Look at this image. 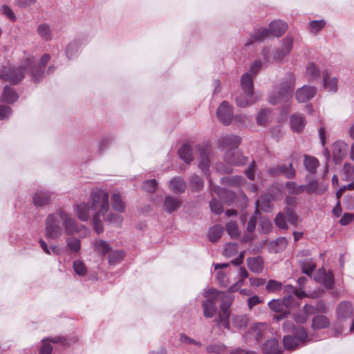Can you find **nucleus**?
Here are the masks:
<instances>
[{
  "label": "nucleus",
  "instance_id": "6e6552de",
  "mask_svg": "<svg viewBox=\"0 0 354 354\" xmlns=\"http://www.w3.org/2000/svg\"><path fill=\"white\" fill-rule=\"evenodd\" d=\"M203 295L207 298L202 304L203 315L207 318H211L214 317L216 311V301L219 292L218 290L212 288L205 291Z\"/></svg>",
  "mask_w": 354,
  "mask_h": 354
},
{
  "label": "nucleus",
  "instance_id": "393cba45",
  "mask_svg": "<svg viewBox=\"0 0 354 354\" xmlns=\"http://www.w3.org/2000/svg\"><path fill=\"white\" fill-rule=\"evenodd\" d=\"M262 349L264 354H281L282 352L279 347L278 340L276 339L267 340L263 345Z\"/></svg>",
  "mask_w": 354,
  "mask_h": 354
},
{
  "label": "nucleus",
  "instance_id": "5fc2aeb1",
  "mask_svg": "<svg viewBox=\"0 0 354 354\" xmlns=\"http://www.w3.org/2000/svg\"><path fill=\"white\" fill-rule=\"evenodd\" d=\"M209 166V158L205 152H202L200 156L199 167L205 172Z\"/></svg>",
  "mask_w": 354,
  "mask_h": 354
},
{
  "label": "nucleus",
  "instance_id": "cd10ccee",
  "mask_svg": "<svg viewBox=\"0 0 354 354\" xmlns=\"http://www.w3.org/2000/svg\"><path fill=\"white\" fill-rule=\"evenodd\" d=\"M80 46L81 42L77 39L73 40L68 44L65 48V54L68 59H73L77 55Z\"/></svg>",
  "mask_w": 354,
  "mask_h": 354
},
{
  "label": "nucleus",
  "instance_id": "4be33fe9",
  "mask_svg": "<svg viewBox=\"0 0 354 354\" xmlns=\"http://www.w3.org/2000/svg\"><path fill=\"white\" fill-rule=\"evenodd\" d=\"M270 32L268 28H260L254 30V33L246 43V46L251 45L254 41L261 42L265 39L270 37Z\"/></svg>",
  "mask_w": 354,
  "mask_h": 354
},
{
  "label": "nucleus",
  "instance_id": "bb28decb",
  "mask_svg": "<svg viewBox=\"0 0 354 354\" xmlns=\"http://www.w3.org/2000/svg\"><path fill=\"white\" fill-rule=\"evenodd\" d=\"M247 265L252 272L260 273L263 269V261L260 257L248 258Z\"/></svg>",
  "mask_w": 354,
  "mask_h": 354
},
{
  "label": "nucleus",
  "instance_id": "49530a36",
  "mask_svg": "<svg viewBox=\"0 0 354 354\" xmlns=\"http://www.w3.org/2000/svg\"><path fill=\"white\" fill-rule=\"evenodd\" d=\"M226 231L232 238H236L239 236L240 232L236 222L230 221L226 224Z\"/></svg>",
  "mask_w": 354,
  "mask_h": 354
},
{
  "label": "nucleus",
  "instance_id": "09e8293b",
  "mask_svg": "<svg viewBox=\"0 0 354 354\" xmlns=\"http://www.w3.org/2000/svg\"><path fill=\"white\" fill-rule=\"evenodd\" d=\"M95 248L96 250L102 253L103 254H105L111 250V247L108 243L101 239L95 241Z\"/></svg>",
  "mask_w": 354,
  "mask_h": 354
},
{
  "label": "nucleus",
  "instance_id": "69168bd1",
  "mask_svg": "<svg viewBox=\"0 0 354 354\" xmlns=\"http://www.w3.org/2000/svg\"><path fill=\"white\" fill-rule=\"evenodd\" d=\"M274 223L281 229L286 230L288 229V225L286 223L285 218L282 213H279L274 219Z\"/></svg>",
  "mask_w": 354,
  "mask_h": 354
},
{
  "label": "nucleus",
  "instance_id": "20e7f679",
  "mask_svg": "<svg viewBox=\"0 0 354 354\" xmlns=\"http://www.w3.org/2000/svg\"><path fill=\"white\" fill-rule=\"evenodd\" d=\"M30 71V68L26 65V59L20 66L2 67L0 69V78L8 81L12 84H18L24 78L25 73Z\"/></svg>",
  "mask_w": 354,
  "mask_h": 354
},
{
  "label": "nucleus",
  "instance_id": "e433bc0d",
  "mask_svg": "<svg viewBox=\"0 0 354 354\" xmlns=\"http://www.w3.org/2000/svg\"><path fill=\"white\" fill-rule=\"evenodd\" d=\"M306 75L309 81L316 80L319 77L320 72L315 63L310 62L307 64Z\"/></svg>",
  "mask_w": 354,
  "mask_h": 354
},
{
  "label": "nucleus",
  "instance_id": "f257e3e1",
  "mask_svg": "<svg viewBox=\"0 0 354 354\" xmlns=\"http://www.w3.org/2000/svg\"><path fill=\"white\" fill-rule=\"evenodd\" d=\"M77 217L82 221H91L93 230L97 234L104 231V221L117 227H121L124 218L111 209L109 194L102 188L93 189L88 202L73 205Z\"/></svg>",
  "mask_w": 354,
  "mask_h": 354
},
{
  "label": "nucleus",
  "instance_id": "9b49d317",
  "mask_svg": "<svg viewBox=\"0 0 354 354\" xmlns=\"http://www.w3.org/2000/svg\"><path fill=\"white\" fill-rule=\"evenodd\" d=\"M241 139L236 135H227L219 138V146L228 150L236 149L241 144Z\"/></svg>",
  "mask_w": 354,
  "mask_h": 354
},
{
  "label": "nucleus",
  "instance_id": "423d86ee",
  "mask_svg": "<svg viewBox=\"0 0 354 354\" xmlns=\"http://www.w3.org/2000/svg\"><path fill=\"white\" fill-rule=\"evenodd\" d=\"M50 55L48 54L44 55L40 60L38 66L35 64V59L34 57H28L26 59V65L30 68V73L32 75V79L35 82H39L44 73V69L46 65L50 60Z\"/></svg>",
  "mask_w": 354,
  "mask_h": 354
},
{
  "label": "nucleus",
  "instance_id": "1a4fd4ad",
  "mask_svg": "<svg viewBox=\"0 0 354 354\" xmlns=\"http://www.w3.org/2000/svg\"><path fill=\"white\" fill-rule=\"evenodd\" d=\"M216 115L221 122L229 125L233 120L232 106L227 102L223 101L217 109Z\"/></svg>",
  "mask_w": 354,
  "mask_h": 354
},
{
  "label": "nucleus",
  "instance_id": "7ed1b4c3",
  "mask_svg": "<svg viewBox=\"0 0 354 354\" xmlns=\"http://www.w3.org/2000/svg\"><path fill=\"white\" fill-rule=\"evenodd\" d=\"M337 322L342 328L349 327L351 333L354 332V308L351 303L342 301L336 308Z\"/></svg>",
  "mask_w": 354,
  "mask_h": 354
},
{
  "label": "nucleus",
  "instance_id": "6ab92c4d",
  "mask_svg": "<svg viewBox=\"0 0 354 354\" xmlns=\"http://www.w3.org/2000/svg\"><path fill=\"white\" fill-rule=\"evenodd\" d=\"M241 86L244 93L248 94L249 97L253 96V78L252 75L247 72L244 73L241 79Z\"/></svg>",
  "mask_w": 354,
  "mask_h": 354
},
{
  "label": "nucleus",
  "instance_id": "dca6fc26",
  "mask_svg": "<svg viewBox=\"0 0 354 354\" xmlns=\"http://www.w3.org/2000/svg\"><path fill=\"white\" fill-rule=\"evenodd\" d=\"M315 279L328 288H332L334 284V278L332 272H326L324 269L319 270Z\"/></svg>",
  "mask_w": 354,
  "mask_h": 354
},
{
  "label": "nucleus",
  "instance_id": "b1692460",
  "mask_svg": "<svg viewBox=\"0 0 354 354\" xmlns=\"http://www.w3.org/2000/svg\"><path fill=\"white\" fill-rule=\"evenodd\" d=\"M51 194L48 192L39 191L33 196V203L36 206H44L51 203Z\"/></svg>",
  "mask_w": 354,
  "mask_h": 354
},
{
  "label": "nucleus",
  "instance_id": "bf43d9fd",
  "mask_svg": "<svg viewBox=\"0 0 354 354\" xmlns=\"http://www.w3.org/2000/svg\"><path fill=\"white\" fill-rule=\"evenodd\" d=\"M209 207L212 212L216 214H221L223 212V205L221 203L216 199H212L210 201Z\"/></svg>",
  "mask_w": 354,
  "mask_h": 354
},
{
  "label": "nucleus",
  "instance_id": "4468645a",
  "mask_svg": "<svg viewBox=\"0 0 354 354\" xmlns=\"http://www.w3.org/2000/svg\"><path fill=\"white\" fill-rule=\"evenodd\" d=\"M111 203L113 209L115 210L114 212L118 214L125 212L126 203L120 192H114L111 195Z\"/></svg>",
  "mask_w": 354,
  "mask_h": 354
},
{
  "label": "nucleus",
  "instance_id": "603ef678",
  "mask_svg": "<svg viewBox=\"0 0 354 354\" xmlns=\"http://www.w3.org/2000/svg\"><path fill=\"white\" fill-rule=\"evenodd\" d=\"M123 257L124 254L122 251H113L109 256V263L110 265L115 264L120 262Z\"/></svg>",
  "mask_w": 354,
  "mask_h": 354
},
{
  "label": "nucleus",
  "instance_id": "39448f33",
  "mask_svg": "<svg viewBox=\"0 0 354 354\" xmlns=\"http://www.w3.org/2000/svg\"><path fill=\"white\" fill-rule=\"evenodd\" d=\"M294 91V83L292 82L283 83L280 88H277L269 97L272 104L286 103L292 97Z\"/></svg>",
  "mask_w": 354,
  "mask_h": 354
},
{
  "label": "nucleus",
  "instance_id": "7c9ffc66",
  "mask_svg": "<svg viewBox=\"0 0 354 354\" xmlns=\"http://www.w3.org/2000/svg\"><path fill=\"white\" fill-rule=\"evenodd\" d=\"M180 158L186 163H190L193 160V154L191 146L189 144H184L178 150Z\"/></svg>",
  "mask_w": 354,
  "mask_h": 354
},
{
  "label": "nucleus",
  "instance_id": "2f4dec72",
  "mask_svg": "<svg viewBox=\"0 0 354 354\" xmlns=\"http://www.w3.org/2000/svg\"><path fill=\"white\" fill-rule=\"evenodd\" d=\"M224 228L221 225H215L210 227L207 232L209 240L211 242H216L223 235Z\"/></svg>",
  "mask_w": 354,
  "mask_h": 354
},
{
  "label": "nucleus",
  "instance_id": "e2e57ef3",
  "mask_svg": "<svg viewBox=\"0 0 354 354\" xmlns=\"http://www.w3.org/2000/svg\"><path fill=\"white\" fill-rule=\"evenodd\" d=\"M326 25L324 20H314L309 23V27L313 32L320 31Z\"/></svg>",
  "mask_w": 354,
  "mask_h": 354
},
{
  "label": "nucleus",
  "instance_id": "37998d69",
  "mask_svg": "<svg viewBox=\"0 0 354 354\" xmlns=\"http://www.w3.org/2000/svg\"><path fill=\"white\" fill-rule=\"evenodd\" d=\"M279 171L288 178H293L295 176V171L291 163L279 165Z\"/></svg>",
  "mask_w": 354,
  "mask_h": 354
},
{
  "label": "nucleus",
  "instance_id": "473e14b6",
  "mask_svg": "<svg viewBox=\"0 0 354 354\" xmlns=\"http://www.w3.org/2000/svg\"><path fill=\"white\" fill-rule=\"evenodd\" d=\"M230 315L229 310H221L216 319V324L220 328H224L227 330L230 329Z\"/></svg>",
  "mask_w": 354,
  "mask_h": 354
},
{
  "label": "nucleus",
  "instance_id": "aec40b11",
  "mask_svg": "<svg viewBox=\"0 0 354 354\" xmlns=\"http://www.w3.org/2000/svg\"><path fill=\"white\" fill-rule=\"evenodd\" d=\"M50 342L54 344L61 343L63 345L66 344V339L64 337H51L43 339V345L40 349L41 354H50L53 351V346L50 345Z\"/></svg>",
  "mask_w": 354,
  "mask_h": 354
},
{
  "label": "nucleus",
  "instance_id": "4c0bfd02",
  "mask_svg": "<svg viewBox=\"0 0 354 354\" xmlns=\"http://www.w3.org/2000/svg\"><path fill=\"white\" fill-rule=\"evenodd\" d=\"M219 295L217 299L221 298V304L220 305L221 310H229V308L234 301V296L225 292H218Z\"/></svg>",
  "mask_w": 354,
  "mask_h": 354
},
{
  "label": "nucleus",
  "instance_id": "5701e85b",
  "mask_svg": "<svg viewBox=\"0 0 354 354\" xmlns=\"http://www.w3.org/2000/svg\"><path fill=\"white\" fill-rule=\"evenodd\" d=\"M274 200V196L270 194H266L261 197L256 202L257 209L255 214H259L258 207H259L264 212H269L271 210V202Z\"/></svg>",
  "mask_w": 354,
  "mask_h": 354
},
{
  "label": "nucleus",
  "instance_id": "9d476101",
  "mask_svg": "<svg viewBox=\"0 0 354 354\" xmlns=\"http://www.w3.org/2000/svg\"><path fill=\"white\" fill-rule=\"evenodd\" d=\"M317 93L315 86L304 85L295 92V97L298 102L304 103L313 99Z\"/></svg>",
  "mask_w": 354,
  "mask_h": 354
},
{
  "label": "nucleus",
  "instance_id": "0eeeda50",
  "mask_svg": "<svg viewBox=\"0 0 354 354\" xmlns=\"http://www.w3.org/2000/svg\"><path fill=\"white\" fill-rule=\"evenodd\" d=\"M308 337L306 330L304 327H298L294 335H287L283 339L284 348L286 350H295L304 345Z\"/></svg>",
  "mask_w": 354,
  "mask_h": 354
},
{
  "label": "nucleus",
  "instance_id": "0e129e2a",
  "mask_svg": "<svg viewBox=\"0 0 354 354\" xmlns=\"http://www.w3.org/2000/svg\"><path fill=\"white\" fill-rule=\"evenodd\" d=\"M216 278H217L218 283H220V285L222 287L227 286L229 281H228V278L227 277V274L225 272L221 271V270L218 271Z\"/></svg>",
  "mask_w": 354,
  "mask_h": 354
},
{
  "label": "nucleus",
  "instance_id": "79ce46f5",
  "mask_svg": "<svg viewBox=\"0 0 354 354\" xmlns=\"http://www.w3.org/2000/svg\"><path fill=\"white\" fill-rule=\"evenodd\" d=\"M288 193L293 195H298L305 191L306 185H298L295 182H288L286 184Z\"/></svg>",
  "mask_w": 354,
  "mask_h": 354
},
{
  "label": "nucleus",
  "instance_id": "3c124183",
  "mask_svg": "<svg viewBox=\"0 0 354 354\" xmlns=\"http://www.w3.org/2000/svg\"><path fill=\"white\" fill-rule=\"evenodd\" d=\"M113 141V138L111 136H106L100 140L98 144V149L100 152L104 151Z\"/></svg>",
  "mask_w": 354,
  "mask_h": 354
},
{
  "label": "nucleus",
  "instance_id": "6e6d98bb",
  "mask_svg": "<svg viewBox=\"0 0 354 354\" xmlns=\"http://www.w3.org/2000/svg\"><path fill=\"white\" fill-rule=\"evenodd\" d=\"M315 268V263L312 260H305L302 263L303 272L310 275Z\"/></svg>",
  "mask_w": 354,
  "mask_h": 354
},
{
  "label": "nucleus",
  "instance_id": "de8ad7c7",
  "mask_svg": "<svg viewBox=\"0 0 354 354\" xmlns=\"http://www.w3.org/2000/svg\"><path fill=\"white\" fill-rule=\"evenodd\" d=\"M223 255L227 257H231L238 253V245L234 243H229L225 245L223 250Z\"/></svg>",
  "mask_w": 354,
  "mask_h": 354
},
{
  "label": "nucleus",
  "instance_id": "ddd939ff",
  "mask_svg": "<svg viewBox=\"0 0 354 354\" xmlns=\"http://www.w3.org/2000/svg\"><path fill=\"white\" fill-rule=\"evenodd\" d=\"M182 205L180 198L172 196H167L163 202V209L168 214L176 212Z\"/></svg>",
  "mask_w": 354,
  "mask_h": 354
},
{
  "label": "nucleus",
  "instance_id": "864d4df0",
  "mask_svg": "<svg viewBox=\"0 0 354 354\" xmlns=\"http://www.w3.org/2000/svg\"><path fill=\"white\" fill-rule=\"evenodd\" d=\"M282 287V283L278 281L270 279L268 281L266 289L268 292H274L280 290Z\"/></svg>",
  "mask_w": 354,
  "mask_h": 354
},
{
  "label": "nucleus",
  "instance_id": "412c9836",
  "mask_svg": "<svg viewBox=\"0 0 354 354\" xmlns=\"http://www.w3.org/2000/svg\"><path fill=\"white\" fill-rule=\"evenodd\" d=\"M288 25L286 23L281 20H274L270 22V28L271 37H280L286 30Z\"/></svg>",
  "mask_w": 354,
  "mask_h": 354
},
{
  "label": "nucleus",
  "instance_id": "72a5a7b5",
  "mask_svg": "<svg viewBox=\"0 0 354 354\" xmlns=\"http://www.w3.org/2000/svg\"><path fill=\"white\" fill-rule=\"evenodd\" d=\"M214 192L220 197L224 202H232L235 198L234 192L221 188L218 186L213 187Z\"/></svg>",
  "mask_w": 354,
  "mask_h": 354
},
{
  "label": "nucleus",
  "instance_id": "c9c22d12",
  "mask_svg": "<svg viewBox=\"0 0 354 354\" xmlns=\"http://www.w3.org/2000/svg\"><path fill=\"white\" fill-rule=\"evenodd\" d=\"M18 99L17 93L9 86H6L2 94V101L12 104Z\"/></svg>",
  "mask_w": 354,
  "mask_h": 354
},
{
  "label": "nucleus",
  "instance_id": "a211bd4d",
  "mask_svg": "<svg viewBox=\"0 0 354 354\" xmlns=\"http://www.w3.org/2000/svg\"><path fill=\"white\" fill-rule=\"evenodd\" d=\"M348 149V145L343 140H337L333 145V154L335 160L343 159Z\"/></svg>",
  "mask_w": 354,
  "mask_h": 354
},
{
  "label": "nucleus",
  "instance_id": "f8f14e48",
  "mask_svg": "<svg viewBox=\"0 0 354 354\" xmlns=\"http://www.w3.org/2000/svg\"><path fill=\"white\" fill-rule=\"evenodd\" d=\"M226 162L234 165H242L246 162V158L237 149L227 150L224 156Z\"/></svg>",
  "mask_w": 354,
  "mask_h": 354
},
{
  "label": "nucleus",
  "instance_id": "f3484780",
  "mask_svg": "<svg viewBox=\"0 0 354 354\" xmlns=\"http://www.w3.org/2000/svg\"><path fill=\"white\" fill-rule=\"evenodd\" d=\"M37 33L39 38L45 41H51L53 38V30L47 23H41L37 28Z\"/></svg>",
  "mask_w": 354,
  "mask_h": 354
},
{
  "label": "nucleus",
  "instance_id": "a18cd8bd",
  "mask_svg": "<svg viewBox=\"0 0 354 354\" xmlns=\"http://www.w3.org/2000/svg\"><path fill=\"white\" fill-rule=\"evenodd\" d=\"M343 179L346 181L354 179V166L350 163H345L343 167Z\"/></svg>",
  "mask_w": 354,
  "mask_h": 354
},
{
  "label": "nucleus",
  "instance_id": "58836bf2",
  "mask_svg": "<svg viewBox=\"0 0 354 354\" xmlns=\"http://www.w3.org/2000/svg\"><path fill=\"white\" fill-rule=\"evenodd\" d=\"M232 325L237 328H245L248 323V317L245 315H234L232 318Z\"/></svg>",
  "mask_w": 354,
  "mask_h": 354
},
{
  "label": "nucleus",
  "instance_id": "a878e982",
  "mask_svg": "<svg viewBox=\"0 0 354 354\" xmlns=\"http://www.w3.org/2000/svg\"><path fill=\"white\" fill-rule=\"evenodd\" d=\"M186 183L180 177H175L169 182V189L175 194H180L185 191Z\"/></svg>",
  "mask_w": 354,
  "mask_h": 354
},
{
  "label": "nucleus",
  "instance_id": "680f3d73",
  "mask_svg": "<svg viewBox=\"0 0 354 354\" xmlns=\"http://www.w3.org/2000/svg\"><path fill=\"white\" fill-rule=\"evenodd\" d=\"M269 110L268 109H262L259 113V114L257 116V122L260 125H265L266 122H267L269 116Z\"/></svg>",
  "mask_w": 354,
  "mask_h": 354
},
{
  "label": "nucleus",
  "instance_id": "2eb2a0df",
  "mask_svg": "<svg viewBox=\"0 0 354 354\" xmlns=\"http://www.w3.org/2000/svg\"><path fill=\"white\" fill-rule=\"evenodd\" d=\"M323 87L328 92L336 93L338 89V80L335 77H331L327 71L322 73Z\"/></svg>",
  "mask_w": 354,
  "mask_h": 354
},
{
  "label": "nucleus",
  "instance_id": "a19ab883",
  "mask_svg": "<svg viewBox=\"0 0 354 354\" xmlns=\"http://www.w3.org/2000/svg\"><path fill=\"white\" fill-rule=\"evenodd\" d=\"M304 164L307 170L313 173L319 166V161L314 157L305 156Z\"/></svg>",
  "mask_w": 354,
  "mask_h": 354
},
{
  "label": "nucleus",
  "instance_id": "4d7b16f0",
  "mask_svg": "<svg viewBox=\"0 0 354 354\" xmlns=\"http://www.w3.org/2000/svg\"><path fill=\"white\" fill-rule=\"evenodd\" d=\"M293 46V39L291 37H286L282 41L281 44V48L284 50L288 54L290 53Z\"/></svg>",
  "mask_w": 354,
  "mask_h": 354
},
{
  "label": "nucleus",
  "instance_id": "c85d7f7f",
  "mask_svg": "<svg viewBox=\"0 0 354 354\" xmlns=\"http://www.w3.org/2000/svg\"><path fill=\"white\" fill-rule=\"evenodd\" d=\"M270 308L276 313H283V315L286 313V310L284 307V304L282 299H272L268 303ZM285 315L277 316L276 319L280 320L283 318Z\"/></svg>",
  "mask_w": 354,
  "mask_h": 354
},
{
  "label": "nucleus",
  "instance_id": "052dcab7",
  "mask_svg": "<svg viewBox=\"0 0 354 354\" xmlns=\"http://www.w3.org/2000/svg\"><path fill=\"white\" fill-rule=\"evenodd\" d=\"M157 182L155 179L145 180L143 183L142 188L147 192L153 193L156 191Z\"/></svg>",
  "mask_w": 354,
  "mask_h": 354
},
{
  "label": "nucleus",
  "instance_id": "338daca9",
  "mask_svg": "<svg viewBox=\"0 0 354 354\" xmlns=\"http://www.w3.org/2000/svg\"><path fill=\"white\" fill-rule=\"evenodd\" d=\"M288 55V53H286L284 50H282L281 48H279L274 51L273 54V59L278 62H282L283 59Z\"/></svg>",
  "mask_w": 354,
  "mask_h": 354
},
{
  "label": "nucleus",
  "instance_id": "ea45409f",
  "mask_svg": "<svg viewBox=\"0 0 354 354\" xmlns=\"http://www.w3.org/2000/svg\"><path fill=\"white\" fill-rule=\"evenodd\" d=\"M236 102L239 106L246 107L254 104L255 102V100L253 96L249 97L248 94L244 93V95L240 94L239 96L236 97Z\"/></svg>",
  "mask_w": 354,
  "mask_h": 354
},
{
  "label": "nucleus",
  "instance_id": "13d9d810",
  "mask_svg": "<svg viewBox=\"0 0 354 354\" xmlns=\"http://www.w3.org/2000/svg\"><path fill=\"white\" fill-rule=\"evenodd\" d=\"M285 214L286 215L288 221L291 225H293L296 226L297 224L298 216L295 213L293 209L290 208V207H287L286 209Z\"/></svg>",
  "mask_w": 354,
  "mask_h": 354
},
{
  "label": "nucleus",
  "instance_id": "8fccbe9b",
  "mask_svg": "<svg viewBox=\"0 0 354 354\" xmlns=\"http://www.w3.org/2000/svg\"><path fill=\"white\" fill-rule=\"evenodd\" d=\"M243 178L241 176H232L225 177L221 178V183L225 185H230L233 186L239 185L242 183Z\"/></svg>",
  "mask_w": 354,
  "mask_h": 354
},
{
  "label": "nucleus",
  "instance_id": "774afa93",
  "mask_svg": "<svg viewBox=\"0 0 354 354\" xmlns=\"http://www.w3.org/2000/svg\"><path fill=\"white\" fill-rule=\"evenodd\" d=\"M12 113L11 108L6 105H0V120L8 119Z\"/></svg>",
  "mask_w": 354,
  "mask_h": 354
},
{
  "label": "nucleus",
  "instance_id": "f704fd0d",
  "mask_svg": "<svg viewBox=\"0 0 354 354\" xmlns=\"http://www.w3.org/2000/svg\"><path fill=\"white\" fill-rule=\"evenodd\" d=\"M330 325L328 318L324 315H317L313 317L312 321V327L313 329H322L327 328Z\"/></svg>",
  "mask_w": 354,
  "mask_h": 354
},
{
  "label": "nucleus",
  "instance_id": "c756f323",
  "mask_svg": "<svg viewBox=\"0 0 354 354\" xmlns=\"http://www.w3.org/2000/svg\"><path fill=\"white\" fill-rule=\"evenodd\" d=\"M290 124L294 131L299 132L304 128L306 122L301 115L294 114L290 117Z\"/></svg>",
  "mask_w": 354,
  "mask_h": 354
},
{
  "label": "nucleus",
  "instance_id": "c03bdc74",
  "mask_svg": "<svg viewBox=\"0 0 354 354\" xmlns=\"http://www.w3.org/2000/svg\"><path fill=\"white\" fill-rule=\"evenodd\" d=\"M73 270L76 274L84 277L87 274V268L84 263L80 260H75L73 263Z\"/></svg>",
  "mask_w": 354,
  "mask_h": 354
},
{
  "label": "nucleus",
  "instance_id": "f03ea898",
  "mask_svg": "<svg viewBox=\"0 0 354 354\" xmlns=\"http://www.w3.org/2000/svg\"><path fill=\"white\" fill-rule=\"evenodd\" d=\"M80 232V226L71 214L62 209H58L50 214L45 221V234L48 239H57L64 232L67 235H73ZM68 249L73 252H78L81 248L80 240L75 236L66 239Z\"/></svg>",
  "mask_w": 354,
  "mask_h": 354
}]
</instances>
